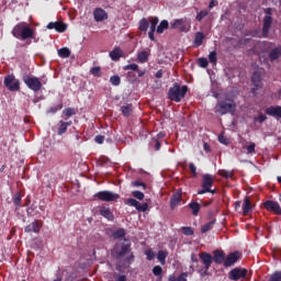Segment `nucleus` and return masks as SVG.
Returning <instances> with one entry per match:
<instances>
[{"label":"nucleus","instance_id":"obj_1","mask_svg":"<svg viewBox=\"0 0 281 281\" xmlns=\"http://www.w3.org/2000/svg\"><path fill=\"white\" fill-rule=\"evenodd\" d=\"M112 254L116 259L124 258L127 254L125 265H132L135 261V255L131 251V240L126 238L114 246Z\"/></svg>","mask_w":281,"mask_h":281},{"label":"nucleus","instance_id":"obj_2","mask_svg":"<svg viewBox=\"0 0 281 281\" xmlns=\"http://www.w3.org/2000/svg\"><path fill=\"white\" fill-rule=\"evenodd\" d=\"M12 35L14 38H19V41H27L29 38H34L35 33L33 29L30 27V24L20 22L13 27Z\"/></svg>","mask_w":281,"mask_h":281},{"label":"nucleus","instance_id":"obj_3","mask_svg":"<svg viewBox=\"0 0 281 281\" xmlns=\"http://www.w3.org/2000/svg\"><path fill=\"white\" fill-rule=\"evenodd\" d=\"M186 93H188V86L180 87L179 83H175L173 87L169 89V100L181 102V100L186 98Z\"/></svg>","mask_w":281,"mask_h":281},{"label":"nucleus","instance_id":"obj_4","mask_svg":"<svg viewBox=\"0 0 281 281\" xmlns=\"http://www.w3.org/2000/svg\"><path fill=\"white\" fill-rule=\"evenodd\" d=\"M234 111H236V104L229 99L218 101L214 109L218 115H226V113H234Z\"/></svg>","mask_w":281,"mask_h":281},{"label":"nucleus","instance_id":"obj_5","mask_svg":"<svg viewBox=\"0 0 281 281\" xmlns=\"http://www.w3.org/2000/svg\"><path fill=\"white\" fill-rule=\"evenodd\" d=\"M23 82L31 89V91H41L43 85H47V79H40L37 77L24 76Z\"/></svg>","mask_w":281,"mask_h":281},{"label":"nucleus","instance_id":"obj_6","mask_svg":"<svg viewBox=\"0 0 281 281\" xmlns=\"http://www.w3.org/2000/svg\"><path fill=\"white\" fill-rule=\"evenodd\" d=\"M171 30L188 33L192 29V21L188 18L176 19L170 22Z\"/></svg>","mask_w":281,"mask_h":281},{"label":"nucleus","instance_id":"obj_7","mask_svg":"<svg viewBox=\"0 0 281 281\" xmlns=\"http://www.w3.org/2000/svg\"><path fill=\"white\" fill-rule=\"evenodd\" d=\"M272 9H265V18H263V26H262V36L267 38L269 36V30H271V25L273 24V18L271 16Z\"/></svg>","mask_w":281,"mask_h":281},{"label":"nucleus","instance_id":"obj_8","mask_svg":"<svg viewBox=\"0 0 281 281\" xmlns=\"http://www.w3.org/2000/svg\"><path fill=\"white\" fill-rule=\"evenodd\" d=\"M94 199L98 201L111 203L113 201H117V199H120V194L114 193L113 191H100L94 194Z\"/></svg>","mask_w":281,"mask_h":281},{"label":"nucleus","instance_id":"obj_9","mask_svg":"<svg viewBox=\"0 0 281 281\" xmlns=\"http://www.w3.org/2000/svg\"><path fill=\"white\" fill-rule=\"evenodd\" d=\"M212 186H214V178L212 177V175H204L202 181V190H199L198 194H205V192H211L212 194H214Z\"/></svg>","mask_w":281,"mask_h":281},{"label":"nucleus","instance_id":"obj_10","mask_svg":"<svg viewBox=\"0 0 281 281\" xmlns=\"http://www.w3.org/2000/svg\"><path fill=\"white\" fill-rule=\"evenodd\" d=\"M4 87H7L9 91H19V89H21V82L14 75H9L4 78Z\"/></svg>","mask_w":281,"mask_h":281},{"label":"nucleus","instance_id":"obj_11","mask_svg":"<svg viewBox=\"0 0 281 281\" xmlns=\"http://www.w3.org/2000/svg\"><path fill=\"white\" fill-rule=\"evenodd\" d=\"M228 278L233 281L245 280L247 278V269L235 268L228 272Z\"/></svg>","mask_w":281,"mask_h":281},{"label":"nucleus","instance_id":"obj_12","mask_svg":"<svg viewBox=\"0 0 281 281\" xmlns=\"http://www.w3.org/2000/svg\"><path fill=\"white\" fill-rule=\"evenodd\" d=\"M238 260H240V252H231L224 260V267H234V265H236Z\"/></svg>","mask_w":281,"mask_h":281},{"label":"nucleus","instance_id":"obj_13","mask_svg":"<svg viewBox=\"0 0 281 281\" xmlns=\"http://www.w3.org/2000/svg\"><path fill=\"white\" fill-rule=\"evenodd\" d=\"M263 207H266V210H268V212H273L274 214H278L279 216H281V207L278 202L268 200L263 203Z\"/></svg>","mask_w":281,"mask_h":281},{"label":"nucleus","instance_id":"obj_14","mask_svg":"<svg viewBox=\"0 0 281 281\" xmlns=\"http://www.w3.org/2000/svg\"><path fill=\"white\" fill-rule=\"evenodd\" d=\"M244 150H246V155H254L256 153V143L247 142L246 139L241 138L239 140Z\"/></svg>","mask_w":281,"mask_h":281},{"label":"nucleus","instance_id":"obj_15","mask_svg":"<svg viewBox=\"0 0 281 281\" xmlns=\"http://www.w3.org/2000/svg\"><path fill=\"white\" fill-rule=\"evenodd\" d=\"M267 115L270 117H274L276 120H281V106L280 105H271L266 109Z\"/></svg>","mask_w":281,"mask_h":281},{"label":"nucleus","instance_id":"obj_16","mask_svg":"<svg viewBox=\"0 0 281 281\" xmlns=\"http://www.w3.org/2000/svg\"><path fill=\"white\" fill-rule=\"evenodd\" d=\"M41 227H43V223H41L40 221H34L33 223L25 226L24 232L26 234H30L32 232H34V234H38V232H41Z\"/></svg>","mask_w":281,"mask_h":281},{"label":"nucleus","instance_id":"obj_17","mask_svg":"<svg viewBox=\"0 0 281 281\" xmlns=\"http://www.w3.org/2000/svg\"><path fill=\"white\" fill-rule=\"evenodd\" d=\"M251 81H252V85H254L252 93H256L258 91V89L262 88V81H261L260 72H258V71L254 72Z\"/></svg>","mask_w":281,"mask_h":281},{"label":"nucleus","instance_id":"obj_18","mask_svg":"<svg viewBox=\"0 0 281 281\" xmlns=\"http://www.w3.org/2000/svg\"><path fill=\"white\" fill-rule=\"evenodd\" d=\"M47 30H56V32L63 33L67 30V24L63 22H50L47 24Z\"/></svg>","mask_w":281,"mask_h":281},{"label":"nucleus","instance_id":"obj_19","mask_svg":"<svg viewBox=\"0 0 281 281\" xmlns=\"http://www.w3.org/2000/svg\"><path fill=\"white\" fill-rule=\"evenodd\" d=\"M200 259H201L202 263L204 265L205 271H207L210 269V267H212V255H210L207 252H201Z\"/></svg>","mask_w":281,"mask_h":281},{"label":"nucleus","instance_id":"obj_20","mask_svg":"<svg viewBox=\"0 0 281 281\" xmlns=\"http://www.w3.org/2000/svg\"><path fill=\"white\" fill-rule=\"evenodd\" d=\"M109 56L111 60L117 63V60H120L122 56H124V52H122L120 47H115L113 50L110 52Z\"/></svg>","mask_w":281,"mask_h":281},{"label":"nucleus","instance_id":"obj_21","mask_svg":"<svg viewBox=\"0 0 281 281\" xmlns=\"http://www.w3.org/2000/svg\"><path fill=\"white\" fill-rule=\"evenodd\" d=\"M213 260L216 265H223L225 262V252L223 250H215L213 252Z\"/></svg>","mask_w":281,"mask_h":281},{"label":"nucleus","instance_id":"obj_22","mask_svg":"<svg viewBox=\"0 0 281 281\" xmlns=\"http://www.w3.org/2000/svg\"><path fill=\"white\" fill-rule=\"evenodd\" d=\"M72 122L71 121H59V127L57 131L58 135H65V133H67V128H69V126H71Z\"/></svg>","mask_w":281,"mask_h":281},{"label":"nucleus","instance_id":"obj_23","mask_svg":"<svg viewBox=\"0 0 281 281\" xmlns=\"http://www.w3.org/2000/svg\"><path fill=\"white\" fill-rule=\"evenodd\" d=\"M181 203V192H176L170 199V207L175 210Z\"/></svg>","mask_w":281,"mask_h":281},{"label":"nucleus","instance_id":"obj_24","mask_svg":"<svg viewBox=\"0 0 281 281\" xmlns=\"http://www.w3.org/2000/svg\"><path fill=\"white\" fill-rule=\"evenodd\" d=\"M105 19H109V15L106 14V11H104V9H97L94 11L95 21H105Z\"/></svg>","mask_w":281,"mask_h":281},{"label":"nucleus","instance_id":"obj_25","mask_svg":"<svg viewBox=\"0 0 281 281\" xmlns=\"http://www.w3.org/2000/svg\"><path fill=\"white\" fill-rule=\"evenodd\" d=\"M100 214L108 221H113V212H111V209L106 206H101L100 207Z\"/></svg>","mask_w":281,"mask_h":281},{"label":"nucleus","instance_id":"obj_26","mask_svg":"<svg viewBox=\"0 0 281 281\" xmlns=\"http://www.w3.org/2000/svg\"><path fill=\"white\" fill-rule=\"evenodd\" d=\"M188 209L192 211L193 216H199V212L201 211V204L198 202H190L188 204Z\"/></svg>","mask_w":281,"mask_h":281},{"label":"nucleus","instance_id":"obj_27","mask_svg":"<svg viewBox=\"0 0 281 281\" xmlns=\"http://www.w3.org/2000/svg\"><path fill=\"white\" fill-rule=\"evenodd\" d=\"M150 56V50H142L137 54L138 63H148V57Z\"/></svg>","mask_w":281,"mask_h":281},{"label":"nucleus","instance_id":"obj_28","mask_svg":"<svg viewBox=\"0 0 281 281\" xmlns=\"http://www.w3.org/2000/svg\"><path fill=\"white\" fill-rule=\"evenodd\" d=\"M251 212V201L249 198L244 199V204H243V214L244 216H247Z\"/></svg>","mask_w":281,"mask_h":281},{"label":"nucleus","instance_id":"obj_29","mask_svg":"<svg viewBox=\"0 0 281 281\" xmlns=\"http://www.w3.org/2000/svg\"><path fill=\"white\" fill-rule=\"evenodd\" d=\"M281 56V46H278L276 48H273L270 53H269V58L270 60H278V58H280Z\"/></svg>","mask_w":281,"mask_h":281},{"label":"nucleus","instance_id":"obj_30","mask_svg":"<svg viewBox=\"0 0 281 281\" xmlns=\"http://www.w3.org/2000/svg\"><path fill=\"white\" fill-rule=\"evenodd\" d=\"M204 40H205V35H203V33H201V32L195 33L194 46L201 47V45H203Z\"/></svg>","mask_w":281,"mask_h":281},{"label":"nucleus","instance_id":"obj_31","mask_svg":"<svg viewBox=\"0 0 281 281\" xmlns=\"http://www.w3.org/2000/svg\"><path fill=\"white\" fill-rule=\"evenodd\" d=\"M59 58H69L71 56V50L67 47L59 48L57 50Z\"/></svg>","mask_w":281,"mask_h":281},{"label":"nucleus","instance_id":"obj_32","mask_svg":"<svg viewBox=\"0 0 281 281\" xmlns=\"http://www.w3.org/2000/svg\"><path fill=\"white\" fill-rule=\"evenodd\" d=\"M166 258H168V251L159 250L157 254V260L160 265H166Z\"/></svg>","mask_w":281,"mask_h":281},{"label":"nucleus","instance_id":"obj_33","mask_svg":"<svg viewBox=\"0 0 281 281\" xmlns=\"http://www.w3.org/2000/svg\"><path fill=\"white\" fill-rule=\"evenodd\" d=\"M72 115H76V109L68 108L63 111L61 117H64V120H69Z\"/></svg>","mask_w":281,"mask_h":281},{"label":"nucleus","instance_id":"obj_34","mask_svg":"<svg viewBox=\"0 0 281 281\" xmlns=\"http://www.w3.org/2000/svg\"><path fill=\"white\" fill-rule=\"evenodd\" d=\"M121 111L125 117H128L133 113V104H125L121 108Z\"/></svg>","mask_w":281,"mask_h":281},{"label":"nucleus","instance_id":"obj_35","mask_svg":"<svg viewBox=\"0 0 281 281\" xmlns=\"http://www.w3.org/2000/svg\"><path fill=\"white\" fill-rule=\"evenodd\" d=\"M168 25H169L168 21L162 20L156 29L157 34H164V31L168 30Z\"/></svg>","mask_w":281,"mask_h":281},{"label":"nucleus","instance_id":"obj_36","mask_svg":"<svg viewBox=\"0 0 281 281\" xmlns=\"http://www.w3.org/2000/svg\"><path fill=\"white\" fill-rule=\"evenodd\" d=\"M114 240H117L119 238H124L126 236V231L124 228H120L113 233Z\"/></svg>","mask_w":281,"mask_h":281},{"label":"nucleus","instance_id":"obj_37","mask_svg":"<svg viewBox=\"0 0 281 281\" xmlns=\"http://www.w3.org/2000/svg\"><path fill=\"white\" fill-rule=\"evenodd\" d=\"M216 223V221H211L206 224H204L202 227H201V232L202 234H206V232H210V229H212L214 227V224Z\"/></svg>","mask_w":281,"mask_h":281},{"label":"nucleus","instance_id":"obj_38","mask_svg":"<svg viewBox=\"0 0 281 281\" xmlns=\"http://www.w3.org/2000/svg\"><path fill=\"white\" fill-rule=\"evenodd\" d=\"M180 232H182L184 236H194V229L190 226H182Z\"/></svg>","mask_w":281,"mask_h":281},{"label":"nucleus","instance_id":"obj_39","mask_svg":"<svg viewBox=\"0 0 281 281\" xmlns=\"http://www.w3.org/2000/svg\"><path fill=\"white\" fill-rule=\"evenodd\" d=\"M150 24L148 23V20H146L145 18H143L139 22V30L140 32H148V26Z\"/></svg>","mask_w":281,"mask_h":281},{"label":"nucleus","instance_id":"obj_40","mask_svg":"<svg viewBox=\"0 0 281 281\" xmlns=\"http://www.w3.org/2000/svg\"><path fill=\"white\" fill-rule=\"evenodd\" d=\"M159 24V18H153L150 21H149V31L151 32H156L157 30V25Z\"/></svg>","mask_w":281,"mask_h":281},{"label":"nucleus","instance_id":"obj_41","mask_svg":"<svg viewBox=\"0 0 281 281\" xmlns=\"http://www.w3.org/2000/svg\"><path fill=\"white\" fill-rule=\"evenodd\" d=\"M13 204L15 205V210L21 207V193H15L13 195Z\"/></svg>","mask_w":281,"mask_h":281},{"label":"nucleus","instance_id":"obj_42","mask_svg":"<svg viewBox=\"0 0 281 281\" xmlns=\"http://www.w3.org/2000/svg\"><path fill=\"white\" fill-rule=\"evenodd\" d=\"M209 60L211 63V65H216L217 60H218V57H217V54H216V50H213L209 54Z\"/></svg>","mask_w":281,"mask_h":281},{"label":"nucleus","instance_id":"obj_43","mask_svg":"<svg viewBox=\"0 0 281 281\" xmlns=\"http://www.w3.org/2000/svg\"><path fill=\"white\" fill-rule=\"evenodd\" d=\"M110 82L111 85H113V87H120V82H122V79L120 78V76L114 75L110 78Z\"/></svg>","mask_w":281,"mask_h":281},{"label":"nucleus","instance_id":"obj_44","mask_svg":"<svg viewBox=\"0 0 281 281\" xmlns=\"http://www.w3.org/2000/svg\"><path fill=\"white\" fill-rule=\"evenodd\" d=\"M188 274L187 273H182L181 276H179L178 278H175V276H170L169 277V281H188Z\"/></svg>","mask_w":281,"mask_h":281},{"label":"nucleus","instance_id":"obj_45","mask_svg":"<svg viewBox=\"0 0 281 281\" xmlns=\"http://www.w3.org/2000/svg\"><path fill=\"white\" fill-rule=\"evenodd\" d=\"M218 142L224 146H229V143H231L229 138H227L224 134L218 135Z\"/></svg>","mask_w":281,"mask_h":281},{"label":"nucleus","instance_id":"obj_46","mask_svg":"<svg viewBox=\"0 0 281 281\" xmlns=\"http://www.w3.org/2000/svg\"><path fill=\"white\" fill-rule=\"evenodd\" d=\"M207 14H210V11L207 10H202L196 14V21H203V19H205V16H207Z\"/></svg>","mask_w":281,"mask_h":281},{"label":"nucleus","instance_id":"obj_47","mask_svg":"<svg viewBox=\"0 0 281 281\" xmlns=\"http://www.w3.org/2000/svg\"><path fill=\"white\" fill-rule=\"evenodd\" d=\"M90 74H92V76H95L97 78H100L102 76V72L100 71V66L92 67Z\"/></svg>","mask_w":281,"mask_h":281},{"label":"nucleus","instance_id":"obj_48","mask_svg":"<svg viewBox=\"0 0 281 281\" xmlns=\"http://www.w3.org/2000/svg\"><path fill=\"white\" fill-rule=\"evenodd\" d=\"M137 212H147L148 211V203H139L136 205Z\"/></svg>","mask_w":281,"mask_h":281},{"label":"nucleus","instance_id":"obj_49","mask_svg":"<svg viewBox=\"0 0 281 281\" xmlns=\"http://www.w3.org/2000/svg\"><path fill=\"white\" fill-rule=\"evenodd\" d=\"M125 71L132 70V71H137L139 69V66L137 64H130L123 67Z\"/></svg>","mask_w":281,"mask_h":281},{"label":"nucleus","instance_id":"obj_50","mask_svg":"<svg viewBox=\"0 0 281 281\" xmlns=\"http://www.w3.org/2000/svg\"><path fill=\"white\" fill-rule=\"evenodd\" d=\"M132 196H134V199H137L138 201H144V192L142 191H133Z\"/></svg>","mask_w":281,"mask_h":281},{"label":"nucleus","instance_id":"obj_51","mask_svg":"<svg viewBox=\"0 0 281 281\" xmlns=\"http://www.w3.org/2000/svg\"><path fill=\"white\" fill-rule=\"evenodd\" d=\"M221 177H224L225 179H232L234 177V172L229 170H222L220 171Z\"/></svg>","mask_w":281,"mask_h":281},{"label":"nucleus","instance_id":"obj_52","mask_svg":"<svg viewBox=\"0 0 281 281\" xmlns=\"http://www.w3.org/2000/svg\"><path fill=\"white\" fill-rule=\"evenodd\" d=\"M138 201L137 200H135V199H127L126 201H125V204L126 205H130L131 207H135V209H137V205H138Z\"/></svg>","mask_w":281,"mask_h":281},{"label":"nucleus","instance_id":"obj_53","mask_svg":"<svg viewBox=\"0 0 281 281\" xmlns=\"http://www.w3.org/2000/svg\"><path fill=\"white\" fill-rule=\"evenodd\" d=\"M267 115L259 113L258 116L254 119V122H258L259 124H262V122H266Z\"/></svg>","mask_w":281,"mask_h":281},{"label":"nucleus","instance_id":"obj_54","mask_svg":"<svg viewBox=\"0 0 281 281\" xmlns=\"http://www.w3.org/2000/svg\"><path fill=\"white\" fill-rule=\"evenodd\" d=\"M269 281H281V271H277L272 273Z\"/></svg>","mask_w":281,"mask_h":281},{"label":"nucleus","instance_id":"obj_55","mask_svg":"<svg viewBox=\"0 0 281 281\" xmlns=\"http://www.w3.org/2000/svg\"><path fill=\"white\" fill-rule=\"evenodd\" d=\"M153 273H154V276L159 277V276H161V273H164V269L160 266H155L153 268Z\"/></svg>","mask_w":281,"mask_h":281},{"label":"nucleus","instance_id":"obj_56","mask_svg":"<svg viewBox=\"0 0 281 281\" xmlns=\"http://www.w3.org/2000/svg\"><path fill=\"white\" fill-rule=\"evenodd\" d=\"M133 188H143V190H146V183L142 181H133L132 182Z\"/></svg>","mask_w":281,"mask_h":281},{"label":"nucleus","instance_id":"obj_57","mask_svg":"<svg viewBox=\"0 0 281 281\" xmlns=\"http://www.w3.org/2000/svg\"><path fill=\"white\" fill-rule=\"evenodd\" d=\"M198 64H199V66L200 67H202L203 69H205L206 67H207V65H209V63H207V58H200L199 60H198Z\"/></svg>","mask_w":281,"mask_h":281},{"label":"nucleus","instance_id":"obj_58","mask_svg":"<svg viewBox=\"0 0 281 281\" xmlns=\"http://www.w3.org/2000/svg\"><path fill=\"white\" fill-rule=\"evenodd\" d=\"M145 256H147V260H154L155 251H153L151 249H148L145 251Z\"/></svg>","mask_w":281,"mask_h":281},{"label":"nucleus","instance_id":"obj_59","mask_svg":"<svg viewBox=\"0 0 281 281\" xmlns=\"http://www.w3.org/2000/svg\"><path fill=\"white\" fill-rule=\"evenodd\" d=\"M189 168H190L193 177H196V166L194 165V162H190Z\"/></svg>","mask_w":281,"mask_h":281},{"label":"nucleus","instance_id":"obj_60","mask_svg":"<svg viewBox=\"0 0 281 281\" xmlns=\"http://www.w3.org/2000/svg\"><path fill=\"white\" fill-rule=\"evenodd\" d=\"M94 142H95L97 144H104V136H102V135L95 136V137H94Z\"/></svg>","mask_w":281,"mask_h":281},{"label":"nucleus","instance_id":"obj_61","mask_svg":"<svg viewBox=\"0 0 281 281\" xmlns=\"http://www.w3.org/2000/svg\"><path fill=\"white\" fill-rule=\"evenodd\" d=\"M60 109H63V104H58L56 108H52L48 112L56 113L57 111H60Z\"/></svg>","mask_w":281,"mask_h":281},{"label":"nucleus","instance_id":"obj_62","mask_svg":"<svg viewBox=\"0 0 281 281\" xmlns=\"http://www.w3.org/2000/svg\"><path fill=\"white\" fill-rule=\"evenodd\" d=\"M155 142V150H160L161 149V143H159L158 139H154Z\"/></svg>","mask_w":281,"mask_h":281},{"label":"nucleus","instance_id":"obj_63","mask_svg":"<svg viewBox=\"0 0 281 281\" xmlns=\"http://www.w3.org/2000/svg\"><path fill=\"white\" fill-rule=\"evenodd\" d=\"M215 5H218V1H216V0H211V2H210V4H209L210 10H212V8H215Z\"/></svg>","mask_w":281,"mask_h":281},{"label":"nucleus","instance_id":"obj_64","mask_svg":"<svg viewBox=\"0 0 281 281\" xmlns=\"http://www.w3.org/2000/svg\"><path fill=\"white\" fill-rule=\"evenodd\" d=\"M116 281H126V276L120 274V276L116 278Z\"/></svg>","mask_w":281,"mask_h":281}]
</instances>
